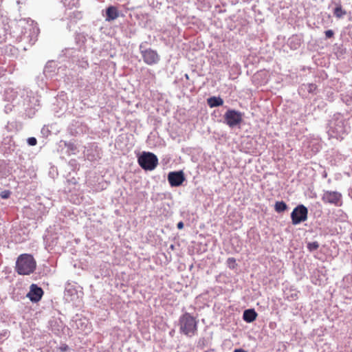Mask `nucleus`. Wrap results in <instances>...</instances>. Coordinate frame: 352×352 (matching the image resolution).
Wrapping results in <instances>:
<instances>
[{"label":"nucleus","instance_id":"obj_1","mask_svg":"<svg viewBox=\"0 0 352 352\" xmlns=\"http://www.w3.org/2000/svg\"><path fill=\"white\" fill-rule=\"evenodd\" d=\"M58 58L63 63V65L58 67L55 60H48L43 69V75L45 78H52L56 75L65 78L67 83H74L78 80L80 69L89 67L85 51L80 48L67 47L63 50Z\"/></svg>","mask_w":352,"mask_h":352},{"label":"nucleus","instance_id":"obj_2","mask_svg":"<svg viewBox=\"0 0 352 352\" xmlns=\"http://www.w3.org/2000/svg\"><path fill=\"white\" fill-rule=\"evenodd\" d=\"M3 97L4 100L10 102L5 107L6 113L14 109L19 112L24 111L28 118H32L40 106L38 97L29 89L7 87L3 91Z\"/></svg>","mask_w":352,"mask_h":352},{"label":"nucleus","instance_id":"obj_3","mask_svg":"<svg viewBox=\"0 0 352 352\" xmlns=\"http://www.w3.org/2000/svg\"><path fill=\"white\" fill-rule=\"evenodd\" d=\"M350 129L348 120L340 113L333 115L327 124V133L329 138L342 140Z\"/></svg>","mask_w":352,"mask_h":352},{"label":"nucleus","instance_id":"obj_4","mask_svg":"<svg viewBox=\"0 0 352 352\" xmlns=\"http://www.w3.org/2000/svg\"><path fill=\"white\" fill-rule=\"evenodd\" d=\"M198 320L188 312L180 316L178 320L179 332L188 337L195 336L197 332Z\"/></svg>","mask_w":352,"mask_h":352},{"label":"nucleus","instance_id":"obj_5","mask_svg":"<svg viewBox=\"0 0 352 352\" xmlns=\"http://www.w3.org/2000/svg\"><path fill=\"white\" fill-rule=\"evenodd\" d=\"M36 267V263L32 255L22 254L16 259L15 270L20 275H30Z\"/></svg>","mask_w":352,"mask_h":352},{"label":"nucleus","instance_id":"obj_6","mask_svg":"<svg viewBox=\"0 0 352 352\" xmlns=\"http://www.w3.org/2000/svg\"><path fill=\"white\" fill-rule=\"evenodd\" d=\"M139 50L144 62L148 65L157 64L160 60V56L155 50L148 47L147 42H142L139 45Z\"/></svg>","mask_w":352,"mask_h":352},{"label":"nucleus","instance_id":"obj_7","mask_svg":"<svg viewBox=\"0 0 352 352\" xmlns=\"http://www.w3.org/2000/svg\"><path fill=\"white\" fill-rule=\"evenodd\" d=\"M140 166L144 170H153L158 164L156 155L149 151H143L138 157Z\"/></svg>","mask_w":352,"mask_h":352},{"label":"nucleus","instance_id":"obj_8","mask_svg":"<svg viewBox=\"0 0 352 352\" xmlns=\"http://www.w3.org/2000/svg\"><path fill=\"white\" fill-rule=\"evenodd\" d=\"M243 113L239 111L228 109L223 115V123L233 129L243 122Z\"/></svg>","mask_w":352,"mask_h":352},{"label":"nucleus","instance_id":"obj_9","mask_svg":"<svg viewBox=\"0 0 352 352\" xmlns=\"http://www.w3.org/2000/svg\"><path fill=\"white\" fill-rule=\"evenodd\" d=\"M290 216L292 224L298 225L307 219L308 209L303 204H299L294 208Z\"/></svg>","mask_w":352,"mask_h":352},{"label":"nucleus","instance_id":"obj_10","mask_svg":"<svg viewBox=\"0 0 352 352\" xmlns=\"http://www.w3.org/2000/svg\"><path fill=\"white\" fill-rule=\"evenodd\" d=\"M321 199L325 204H329L335 206H341L342 205V195L338 191H324Z\"/></svg>","mask_w":352,"mask_h":352},{"label":"nucleus","instance_id":"obj_11","mask_svg":"<svg viewBox=\"0 0 352 352\" xmlns=\"http://www.w3.org/2000/svg\"><path fill=\"white\" fill-rule=\"evenodd\" d=\"M87 125L80 120H73L67 127L68 133L72 136H78L87 132Z\"/></svg>","mask_w":352,"mask_h":352},{"label":"nucleus","instance_id":"obj_12","mask_svg":"<svg viewBox=\"0 0 352 352\" xmlns=\"http://www.w3.org/2000/svg\"><path fill=\"white\" fill-rule=\"evenodd\" d=\"M168 182L171 187H178L186 180L183 170L171 171L167 176Z\"/></svg>","mask_w":352,"mask_h":352},{"label":"nucleus","instance_id":"obj_13","mask_svg":"<svg viewBox=\"0 0 352 352\" xmlns=\"http://www.w3.org/2000/svg\"><path fill=\"white\" fill-rule=\"evenodd\" d=\"M82 292L78 290L76 285L68 283L65 289V298L67 301L76 302L80 297Z\"/></svg>","mask_w":352,"mask_h":352},{"label":"nucleus","instance_id":"obj_14","mask_svg":"<svg viewBox=\"0 0 352 352\" xmlns=\"http://www.w3.org/2000/svg\"><path fill=\"white\" fill-rule=\"evenodd\" d=\"M54 111L55 116L60 117L67 110V103L65 99V95H60L56 98V103L54 104Z\"/></svg>","mask_w":352,"mask_h":352},{"label":"nucleus","instance_id":"obj_15","mask_svg":"<svg viewBox=\"0 0 352 352\" xmlns=\"http://www.w3.org/2000/svg\"><path fill=\"white\" fill-rule=\"evenodd\" d=\"M43 294L44 292L43 289L36 284L33 283L30 285V291L27 294L26 296L31 302H37L41 299Z\"/></svg>","mask_w":352,"mask_h":352},{"label":"nucleus","instance_id":"obj_16","mask_svg":"<svg viewBox=\"0 0 352 352\" xmlns=\"http://www.w3.org/2000/svg\"><path fill=\"white\" fill-rule=\"evenodd\" d=\"M48 324L49 328L55 335L60 336L63 333L65 325L60 318L52 317Z\"/></svg>","mask_w":352,"mask_h":352},{"label":"nucleus","instance_id":"obj_17","mask_svg":"<svg viewBox=\"0 0 352 352\" xmlns=\"http://www.w3.org/2000/svg\"><path fill=\"white\" fill-rule=\"evenodd\" d=\"M84 154L86 158L90 162H94L100 158V151L96 143L89 144V146L85 148Z\"/></svg>","mask_w":352,"mask_h":352},{"label":"nucleus","instance_id":"obj_18","mask_svg":"<svg viewBox=\"0 0 352 352\" xmlns=\"http://www.w3.org/2000/svg\"><path fill=\"white\" fill-rule=\"evenodd\" d=\"M300 292L294 286L287 287L283 289V298L288 301L296 300Z\"/></svg>","mask_w":352,"mask_h":352},{"label":"nucleus","instance_id":"obj_19","mask_svg":"<svg viewBox=\"0 0 352 352\" xmlns=\"http://www.w3.org/2000/svg\"><path fill=\"white\" fill-rule=\"evenodd\" d=\"M257 316L254 309H247L243 311V320L248 323H251L256 319Z\"/></svg>","mask_w":352,"mask_h":352},{"label":"nucleus","instance_id":"obj_20","mask_svg":"<svg viewBox=\"0 0 352 352\" xmlns=\"http://www.w3.org/2000/svg\"><path fill=\"white\" fill-rule=\"evenodd\" d=\"M317 86L314 83H303L298 88L299 94L303 95L304 93L315 94Z\"/></svg>","mask_w":352,"mask_h":352},{"label":"nucleus","instance_id":"obj_21","mask_svg":"<svg viewBox=\"0 0 352 352\" xmlns=\"http://www.w3.org/2000/svg\"><path fill=\"white\" fill-rule=\"evenodd\" d=\"M64 146L65 148H67V154L70 155H74L76 153L77 151V146L72 141H65V140H60V146Z\"/></svg>","mask_w":352,"mask_h":352},{"label":"nucleus","instance_id":"obj_22","mask_svg":"<svg viewBox=\"0 0 352 352\" xmlns=\"http://www.w3.org/2000/svg\"><path fill=\"white\" fill-rule=\"evenodd\" d=\"M224 101L220 96H211L207 99V104L210 108L221 107Z\"/></svg>","mask_w":352,"mask_h":352},{"label":"nucleus","instance_id":"obj_23","mask_svg":"<svg viewBox=\"0 0 352 352\" xmlns=\"http://www.w3.org/2000/svg\"><path fill=\"white\" fill-rule=\"evenodd\" d=\"M106 19L107 21L115 20L119 15L118 10L115 6H109L106 10Z\"/></svg>","mask_w":352,"mask_h":352},{"label":"nucleus","instance_id":"obj_24","mask_svg":"<svg viewBox=\"0 0 352 352\" xmlns=\"http://www.w3.org/2000/svg\"><path fill=\"white\" fill-rule=\"evenodd\" d=\"M287 44L292 50H297L301 45V39L298 36H292L289 38Z\"/></svg>","mask_w":352,"mask_h":352},{"label":"nucleus","instance_id":"obj_25","mask_svg":"<svg viewBox=\"0 0 352 352\" xmlns=\"http://www.w3.org/2000/svg\"><path fill=\"white\" fill-rule=\"evenodd\" d=\"M288 209V206L286 203L283 201H278L275 203L274 210L278 213L285 212Z\"/></svg>","mask_w":352,"mask_h":352},{"label":"nucleus","instance_id":"obj_26","mask_svg":"<svg viewBox=\"0 0 352 352\" xmlns=\"http://www.w3.org/2000/svg\"><path fill=\"white\" fill-rule=\"evenodd\" d=\"M341 99L346 105L352 104V89L341 94Z\"/></svg>","mask_w":352,"mask_h":352},{"label":"nucleus","instance_id":"obj_27","mask_svg":"<svg viewBox=\"0 0 352 352\" xmlns=\"http://www.w3.org/2000/svg\"><path fill=\"white\" fill-rule=\"evenodd\" d=\"M346 11L344 10L341 6V5H337V6L335 8L334 10H333V14L337 17V18H341L342 16H343L344 15L346 14Z\"/></svg>","mask_w":352,"mask_h":352},{"label":"nucleus","instance_id":"obj_28","mask_svg":"<svg viewBox=\"0 0 352 352\" xmlns=\"http://www.w3.org/2000/svg\"><path fill=\"white\" fill-rule=\"evenodd\" d=\"M319 248V243L318 241L309 242L307 244V249L309 252H312L317 250Z\"/></svg>","mask_w":352,"mask_h":352},{"label":"nucleus","instance_id":"obj_29","mask_svg":"<svg viewBox=\"0 0 352 352\" xmlns=\"http://www.w3.org/2000/svg\"><path fill=\"white\" fill-rule=\"evenodd\" d=\"M208 344V340L207 338L202 337L200 338L197 342V348L203 349L206 346H207Z\"/></svg>","mask_w":352,"mask_h":352},{"label":"nucleus","instance_id":"obj_30","mask_svg":"<svg viewBox=\"0 0 352 352\" xmlns=\"http://www.w3.org/2000/svg\"><path fill=\"white\" fill-rule=\"evenodd\" d=\"M226 263H227L228 267L231 270L235 269L237 265V264L236 263V259L233 257H229L227 259Z\"/></svg>","mask_w":352,"mask_h":352},{"label":"nucleus","instance_id":"obj_31","mask_svg":"<svg viewBox=\"0 0 352 352\" xmlns=\"http://www.w3.org/2000/svg\"><path fill=\"white\" fill-rule=\"evenodd\" d=\"M11 194L12 192L10 190H5L0 193V197L3 199H6L10 197Z\"/></svg>","mask_w":352,"mask_h":352},{"label":"nucleus","instance_id":"obj_32","mask_svg":"<svg viewBox=\"0 0 352 352\" xmlns=\"http://www.w3.org/2000/svg\"><path fill=\"white\" fill-rule=\"evenodd\" d=\"M27 144L31 146H36L37 144V140L34 137L28 138L27 139Z\"/></svg>","mask_w":352,"mask_h":352},{"label":"nucleus","instance_id":"obj_33","mask_svg":"<svg viewBox=\"0 0 352 352\" xmlns=\"http://www.w3.org/2000/svg\"><path fill=\"white\" fill-rule=\"evenodd\" d=\"M37 83L39 87H44L47 85V82L44 80L43 77H38L37 78Z\"/></svg>","mask_w":352,"mask_h":352},{"label":"nucleus","instance_id":"obj_34","mask_svg":"<svg viewBox=\"0 0 352 352\" xmlns=\"http://www.w3.org/2000/svg\"><path fill=\"white\" fill-rule=\"evenodd\" d=\"M69 166L72 168V170H74L78 166V163L76 160L72 159L69 161Z\"/></svg>","mask_w":352,"mask_h":352},{"label":"nucleus","instance_id":"obj_35","mask_svg":"<svg viewBox=\"0 0 352 352\" xmlns=\"http://www.w3.org/2000/svg\"><path fill=\"white\" fill-rule=\"evenodd\" d=\"M41 133L43 136L47 137L50 134V131L48 129L47 127L43 126L41 130Z\"/></svg>","mask_w":352,"mask_h":352},{"label":"nucleus","instance_id":"obj_36","mask_svg":"<svg viewBox=\"0 0 352 352\" xmlns=\"http://www.w3.org/2000/svg\"><path fill=\"white\" fill-rule=\"evenodd\" d=\"M60 351L65 352L69 349V346L65 343H62L58 348Z\"/></svg>","mask_w":352,"mask_h":352},{"label":"nucleus","instance_id":"obj_37","mask_svg":"<svg viewBox=\"0 0 352 352\" xmlns=\"http://www.w3.org/2000/svg\"><path fill=\"white\" fill-rule=\"evenodd\" d=\"M30 27V30H33L34 34H36V35L38 34L39 29L36 25H34V23H31Z\"/></svg>","mask_w":352,"mask_h":352},{"label":"nucleus","instance_id":"obj_38","mask_svg":"<svg viewBox=\"0 0 352 352\" xmlns=\"http://www.w3.org/2000/svg\"><path fill=\"white\" fill-rule=\"evenodd\" d=\"M324 34L327 38H331L333 37L334 32L332 30H328L324 32Z\"/></svg>","mask_w":352,"mask_h":352},{"label":"nucleus","instance_id":"obj_39","mask_svg":"<svg viewBox=\"0 0 352 352\" xmlns=\"http://www.w3.org/2000/svg\"><path fill=\"white\" fill-rule=\"evenodd\" d=\"M100 30L102 31V32L107 35H111L113 34L112 31L111 30H107V28H105L104 27H100Z\"/></svg>","mask_w":352,"mask_h":352},{"label":"nucleus","instance_id":"obj_40","mask_svg":"<svg viewBox=\"0 0 352 352\" xmlns=\"http://www.w3.org/2000/svg\"><path fill=\"white\" fill-rule=\"evenodd\" d=\"M184 224L183 223V221H179L177 223V228L179 229V230H182L184 228Z\"/></svg>","mask_w":352,"mask_h":352},{"label":"nucleus","instance_id":"obj_41","mask_svg":"<svg viewBox=\"0 0 352 352\" xmlns=\"http://www.w3.org/2000/svg\"><path fill=\"white\" fill-rule=\"evenodd\" d=\"M8 334H9V331H3V332L0 334V336H1V337H8Z\"/></svg>","mask_w":352,"mask_h":352},{"label":"nucleus","instance_id":"obj_42","mask_svg":"<svg viewBox=\"0 0 352 352\" xmlns=\"http://www.w3.org/2000/svg\"><path fill=\"white\" fill-rule=\"evenodd\" d=\"M233 352H248L247 351L241 349V348H239V349H235Z\"/></svg>","mask_w":352,"mask_h":352},{"label":"nucleus","instance_id":"obj_43","mask_svg":"<svg viewBox=\"0 0 352 352\" xmlns=\"http://www.w3.org/2000/svg\"><path fill=\"white\" fill-rule=\"evenodd\" d=\"M8 25H9V23H0L1 28H3L4 29H6V26Z\"/></svg>","mask_w":352,"mask_h":352},{"label":"nucleus","instance_id":"obj_44","mask_svg":"<svg viewBox=\"0 0 352 352\" xmlns=\"http://www.w3.org/2000/svg\"><path fill=\"white\" fill-rule=\"evenodd\" d=\"M349 196L352 199V187L349 190Z\"/></svg>","mask_w":352,"mask_h":352},{"label":"nucleus","instance_id":"obj_45","mask_svg":"<svg viewBox=\"0 0 352 352\" xmlns=\"http://www.w3.org/2000/svg\"><path fill=\"white\" fill-rule=\"evenodd\" d=\"M174 248H175V245H174L172 244V245H170V249L174 250Z\"/></svg>","mask_w":352,"mask_h":352},{"label":"nucleus","instance_id":"obj_46","mask_svg":"<svg viewBox=\"0 0 352 352\" xmlns=\"http://www.w3.org/2000/svg\"><path fill=\"white\" fill-rule=\"evenodd\" d=\"M185 77L188 79V74H185Z\"/></svg>","mask_w":352,"mask_h":352},{"label":"nucleus","instance_id":"obj_47","mask_svg":"<svg viewBox=\"0 0 352 352\" xmlns=\"http://www.w3.org/2000/svg\"><path fill=\"white\" fill-rule=\"evenodd\" d=\"M2 92V87H0V94Z\"/></svg>","mask_w":352,"mask_h":352},{"label":"nucleus","instance_id":"obj_48","mask_svg":"<svg viewBox=\"0 0 352 352\" xmlns=\"http://www.w3.org/2000/svg\"><path fill=\"white\" fill-rule=\"evenodd\" d=\"M205 352H207V351H205Z\"/></svg>","mask_w":352,"mask_h":352}]
</instances>
